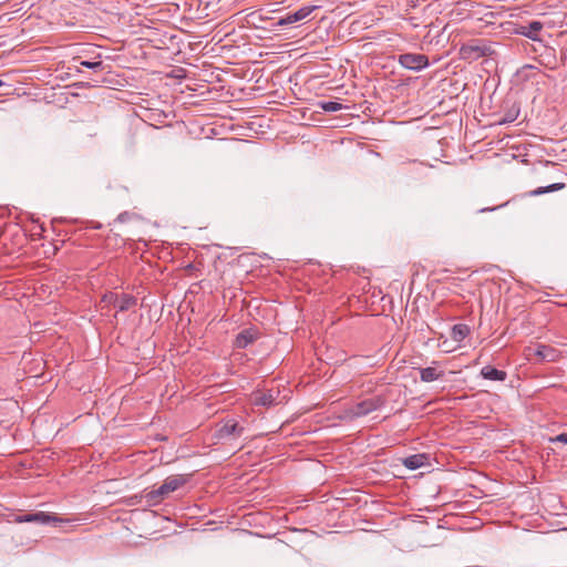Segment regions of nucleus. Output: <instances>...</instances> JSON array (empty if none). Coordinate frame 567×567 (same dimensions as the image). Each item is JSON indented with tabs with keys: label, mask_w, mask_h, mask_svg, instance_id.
I'll return each instance as SVG.
<instances>
[{
	"label": "nucleus",
	"mask_w": 567,
	"mask_h": 567,
	"mask_svg": "<svg viewBox=\"0 0 567 567\" xmlns=\"http://www.w3.org/2000/svg\"><path fill=\"white\" fill-rule=\"evenodd\" d=\"M12 522L22 524V523H33L38 525H62L70 523L69 518H61L53 513L48 512H31V513H22L16 514L13 516Z\"/></svg>",
	"instance_id": "f03ea898"
},
{
	"label": "nucleus",
	"mask_w": 567,
	"mask_h": 567,
	"mask_svg": "<svg viewBox=\"0 0 567 567\" xmlns=\"http://www.w3.org/2000/svg\"><path fill=\"white\" fill-rule=\"evenodd\" d=\"M429 456L426 454H413L404 458L403 465L411 470H417L426 464Z\"/></svg>",
	"instance_id": "4468645a"
},
{
	"label": "nucleus",
	"mask_w": 567,
	"mask_h": 567,
	"mask_svg": "<svg viewBox=\"0 0 567 567\" xmlns=\"http://www.w3.org/2000/svg\"><path fill=\"white\" fill-rule=\"evenodd\" d=\"M535 355L539 361L555 362L559 358V351L546 344H537Z\"/></svg>",
	"instance_id": "9d476101"
},
{
	"label": "nucleus",
	"mask_w": 567,
	"mask_h": 567,
	"mask_svg": "<svg viewBox=\"0 0 567 567\" xmlns=\"http://www.w3.org/2000/svg\"><path fill=\"white\" fill-rule=\"evenodd\" d=\"M470 333V328L466 324L457 323L452 328V338L454 341L461 342Z\"/></svg>",
	"instance_id": "dca6fc26"
},
{
	"label": "nucleus",
	"mask_w": 567,
	"mask_h": 567,
	"mask_svg": "<svg viewBox=\"0 0 567 567\" xmlns=\"http://www.w3.org/2000/svg\"><path fill=\"white\" fill-rule=\"evenodd\" d=\"M142 502L147 506H156L159 504L164 498L161 494L156 493V488L151 491H144L141 495Z\"/></svg>",
	"instance_id": "2eb2a0df"
},
{
	"label": "nucleus",
	"mask_w": 567,
	"mask_h": 567,
	"mask_svg": "<svg viewBox=\"0 0 567 567\" xmlns=\"http://www.w3.org/2000/svg\"><path fill=\"white\" fill-rule=\"evenodd\" d=\"M279 394L280 391L278 389L257 391L251 394V402L255 405L270 408L279 403Z\"/></svg>",
	"instance_id": "423d86ee"
},
{
	"label": "nucleus",
	"mask_w": 567,
	"mask_h": 567,
	"mask_svg": "<svg viewBox=\"0 0 567 567\" xmlns=\"http://www.w3.org/2000/svg\"><path fill=\"white\" fill-rule=\"evenodd\" d=\"M517 117V114L513 113V112H509L505 115V117L499 122V124H504V123H512L516 120Z\"/></svg>",
	"instance_id": "4be33fe9"
},
{
	"label": "nucleus",
	"mask_w": 567,
	"mask_h": 567,
	"mask_svg": "<svg viewBox=\"0 0 567 567\" xmlns=\"http://www.w3.org/2000/svg\"><path fill=\"white\" fill-rule=\"evenodd\" d=\"M105 299L116 307L118 311H127L137 302V299L134 296L127 293H110V296H105Z\"/></svg>",
	"instance_id": "1a4fd4ad"
},
{
	"label": "nucleus",
	"mask_w": 567,
	"mask_h": 567,
	"mask_svg": "<svg viewBox=\"0 0 567 567\" xmlns=\"http://www.w3.org/2000/svg\"><path fill=\"white\" fill-rule=\"evenodd\" d=\"M318 106L322 111L328 112V113H333V112L341 111L343 109H348V106H344L341 103L336 102V101H320V102H318Z\"/></svg>",
	"instance_id": "a211bd4d"
},
{
	"label": "nucleus",
	"mask_w": 567,
	"mask_h": 567,
	"mask_svg": "<svg viewBox=\"0 0 567 567\" xmlns=\"http://www.w3.org/2000/svg\"><path fill=\"white\" fill-rule=\"evenodd\" d=\"M3 84H4V83H3V81H2V80H0V86H2Z\"/></svg>",
	"instance_id": "b1692460"
},
{
	"label": "nucleus",
	"mask_w": 567,
	"mask_h": 567,
	"mask_svg": "<svg viewBox=\"0 0 567 567\" xmlns=\"http://www.w3.org/2000/svg\"><path fill=\"white\" fill-rule=\"evenodd\" d=\"M318 8V6H306L295 12H289L285 17L280 18L278 25H289L299 22L310 16Z\"/></svg>",
	"instance_id": "6e6552de"
},
{
	"label": "nucleus",
	"mask_w": 567,
	"mask_h": 567,
	"mask_svg": "<svg viewBox=\"0 0 567 567\" xmlns=\"http://www.w3.org/2000/svg\"><path fill=\"white\" fill-rule=\"evenodd\" d=\"M244 431L245 429L240 426L237 421L228 419L220 423L214 436L219 441H226L241 436Z\"/></svg>",
	"instance_id": "39448f33"
},
{
	"label": "nucleus",
	"mask_w": 567,
	"mask_h": 567,
	"mask_svg": "<svg viewBox=\"0 0 567 567\" xmlns=\"http://www.w3.org/2000/svg\"><path fill=\"white\" fill-rule=\"evenodd\" d=\"M549 442L550 443H563V444H567V433H560L554 437H550L549 439Z\"/></svg>",
	"instance_id": "412c9836"
},
{
	"label": "nucleus",
	"mask_w": 567,
	"mask_h": 567,
	"mask_svg": "<svg viewBox=\"0 0 567 567\" xmlns=\"http://www.w3.org/2000/svg\"><path fill=\"white\" fill-rule=\"evenodd\" d=\"M80 65L81 66H84V68H87V69H91L93 70L94 72H99L103 69V62L102 61H81L80 62Z\"/></svg>",
	"instance_id": "aec40b11"
},
{
	"label": "nucleus",
	"mask_w": 567,
	"mask_h": 567,
	"mask_svg": "<svg viewBox=\"0 0 567 567\" xmlns=\"http://www.w3.org/2000/svg\"><path fill=\"white\" fill-rule=\"evenodd\" d=\"M419 371L420 380L425 383L442 380L445 375V372L435 365L420 368Z\"/></svg>",
	"instance_id": "9b49d317"
},
{
	"label": "nucleus",
	"mask_w": 567,
	"mask_h": 567,
	"mask_svg": "<svg viewBox=\"0 0 567 567\" xmlns=\"http://www.w3.org/2000/svg\"><path fill=\"white\" fill-rule=\"evenodd\" d=\"M399 63L406 70L420 72L430 65L429 58L421 53H404L399 55Z\"/></svg>",
	"instance_id": "20e7f679"
},
{
	"label": "nucleus",
	"mask_w": 567,
	"mask_h": 567,
	"mask_svg": "<svg viewBox=\"0 0 567 567\" xmlns=\"http://www.w3.org/2000/svg\"><path fill=\"white\" fill-rule=\"evenodd\" d=\"M481 375L486 380L492 381H505L507 378V373L503 370H498L491 365H485L481 370Z\"/></svg>",
	"instance_id": "ddd939ff"
},
{
	"label": "nucleus",
	"mask_w": 567,
	"mask_h": 567,
	"mask_svg": "<svg viewBox=\"0 0 567 567\" xmlns=\"http://www.w3.org/2000/svg\"><path fill=\"white\" fill-rule=\"evenodd\" d=\"M254 340L255 334L249 330H244L236 337V347L246 348L248 344L254 342Z\"/></svg>",
	"instance_id": "f3484780"
},
{
	"label": "nucleus",
	"mask_w": 567,
	"mask_h": 567,
	"mask_svg": "<svg viewBox=\"0 0 567 567\" xmlns=\"http://www.w3.org/2000/svg\"><path fill=\"white\" fill-rule=\"evenodd\" d=\"M495 208H482L480 212H491V210H494Z\"/></svg>",
	"instance_id": "5701e85b"
},
{
	"label": "nucleus",
	"mask_w": 567,
	"mask_h": 567,
	"mask_svg": "<svg viewBox=\"0 0 567 567\" xmlns=\"http://www.w3.org/2000/svg\"><path fill=\"white\" fill-rule=\"evenodd\" d=\"M565 187V184L564 183H554V184H550L546 187H538L534 190H532V195L533 196H539V195H543V194H546V193H551V192H556V190H560Z\"/></svg>",
	"instance_id": "6ab92c4d"
},
{
	"label": "nucleus",
	"mask_w": 567,
	"mask_h": 567,
	"mask_svg": "<svg viewBox=\"0 0 567 567\" xmlns=\"http://www.w3.org/2000/svg\"><path fill=\"white\" fill-rule=\"evenodd\" d=\"M492 53L493 50L483 40H472L463 44L460 49L461 58L470 62L491 55Z\"/></svg>",
	"instance_id": "7ed1b4c3"
},
{
	"label": "nucleus",
	"mask_w": 567,
	"mask_h": 567,
	"mask_svg": "<svg viewBox=\"0 0 567 567\" xmlns=\"http://www.w3.org/2000/svg\"><path fill=\"white\" fill-rule=\"evenodd\" d=\"M187 483V478L184 475H172L168 476L161 486L156 488V493L161 494L163 498L168 496L171 493L177 491L179 487Z\"/></svg>",
	"instance_id": "0eeeda50"
},
{
	"label": "nucleus",
	"mask_w": 567,
	"mask_h": 567,
	"mask_svg": "<svg viewBox=\"0 0 567 567\" xmlns=\"http://www.w3.org/2000/svg\"><path fill=\"white\" fill-rule=\"evenodd\" d=\"M385 403L386 400L382 395H374L346 408L339 419L346 422H351L382 409Z\"/></svg>",
	"instance_id": "f257e3e1"
},
{
	"label": "nucleus",
	"mask_w": 567,
	"mask_h": 567,
	"mask_svg": "<svg viewBox=\"0 0 567 567\" xmlns=\"http://www.w3.org/2000/svg\"><path fill=\"white\" fill-rule=\"evenodd\" d=\"M543 29V23L540 21H532L527 25H522L519 28V34L530 39L537 40L538 33Z\"/></svg>",
	"instance_id": "f8f14e48"
}]
</instances>
